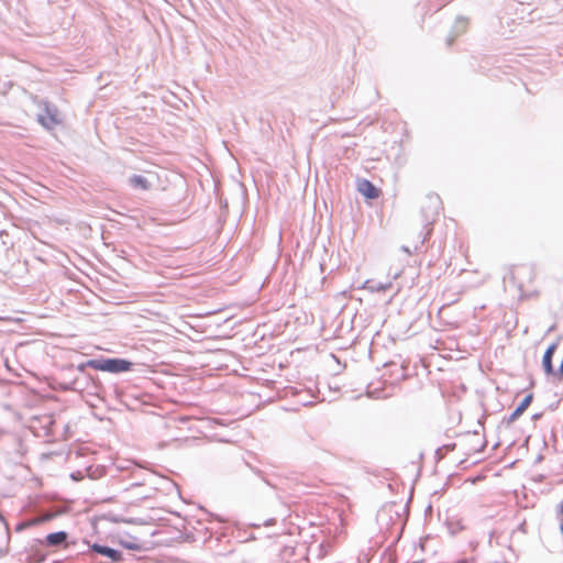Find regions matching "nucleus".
I'll use <instances>...</instances> for the list:
<instances>
[{"mask_svg":"<svg viewBox=\"0 0 563 563\" xmlns=\"http://www.w3.org/2000/svg\"><path fill=\"white\" fill-rule=\"evenodd\" d=\"M441 203V199L437 194H429L426 196L420 211L422 218L420 245H423L431 236L433 230L432 225L439 216Z\"/></svg>","mask_w":563,"mask_h":563,"instance_id":"nucleus-1","label":"nucleus"},{"mask_svg":"<svg viewBox=\"0 0 563 563\" xmlns=\"http://www.w3.org/2000/svg\"><path fill=\"white\" fill-rule=\"evenodd\" d=\"M87 365L96 371L107 372L111 374H121L133 369L134 363L121 357H103L99 356L87 361Z\"/></svg>","mask_w":563,"mask_h":563,"instance_id":"nucleus-2","label":"nucleus"},{"mask_svg":"<svg viewBox=\"0 0 563 563\" xmlns=\"http://www.w3.org/2000/svg\"><path fill=\"white\" fill-rule=\"evenodd\" d=\"M37 121L47 130H52L60 121L58 120V110L55 104L44 101L41 112L37 114Z\"/></svg>","mask_w":563,"mask_h":563,"instance_id":"nucleus-3","label":"nucleus"},{"mask_svg":"<svg viewBox=\"0 0 563 563\" xmlns=\"http://www.w3.org/2000/svg\"><path fill=\"white\" fill-rule=\"evenodd\" d=\"M532 400V393L526 395L517 408L509 416L503 418L501 426L509 427L512 422H515L528 409Z\"/></svg>","mask_w":563,"mask_h":563,"instance_id":"nucleus-4","label":"nucleus"},{"mask_svg":"<svg viewBox=\"0 0 563 563\" xmlns=\"http://www.w3.org/2000/svg\"><path fill=\"white\" fill-rule=\"evenodd\" d=\"M90 551L102 556L109 558L113 563H119L123 561V554L121 551L104 544L93 543L92 545H90Z\"/></svg>","mask_w":563,"mask_h":563,"instance_id":"nucleus-5","label":"nucleus"},{"mask_svg":"<svg viewBox=\"0 0 563 563\" xmlns=\"http://www.w3.org/2000/svg\"><path fill=\"white\" fill-rule=\"evenodd\" d=\"M357 190L366 199L374 200L379 197L380 190L368 179H357Z\"/></svg>","mask_w":563,"mask_h":563,"instance_id":"nucleus-6","label":"nucleus"},{"mask_svg":"<svg viewBox=\"0 0 563 563\" xmlns=\"http://www.w3.org/2000/svg\"><path fill=\"white\" fill-rule=\"evenodd\" d=\"M68 537H69L68 532L60 530V531L48 533L44 538V540H38V542L46 547H60V545H66Z\"/></svg>","mask_w":563,"mask_h":563,"instance_id":"nucleus-7","label":"nucleus"},{"mask_svg":"<svg viewBox=\"0 0 563 563\" xmlns=\"http://www.w3.org/2000/svg\"><path fill=\"white\" fill-rule=\"evenodd\" d=\"M64 509H52V510H40L33 517H31V525L38 526L53 520L59 515L64 514Z\"/></svg>","mask_w":563,"mask_h":563,"instance_id":"nucleus-8","label":"nucleus"},{"mask_svg":"<svg viewBox=\"0 0 563 563\" xmlns=\"http://www.w3.org/2000/svg\"><path fill=\"white\" fill-rule=\"evenodd\" d=\"M556 349H558L556 343L550 344L547 347V350L542 356V368H543L545 375H548V376L554 375V373H555V368L553 366L552 360H553Z\"/></svg>","mask_w":563,"mask_h":563,"instance_id":"nucleus-9","label":"nucleus"},{"mask_svg":"<svg viewBox=\"0 0 563 563\" xmlns=\"http://www.w3.org/2000/svg\"><path fill=\"white\" fill-rule=\"evenodd\" d=\"M467 29V19L464 16H457L454 25L452 26L451 34L446 38L448 46H451L455 37L463 34Z\"/></svg>","mask_w":563,"mask_h":563,"instance_id":"nucleus-10","label":"nucleus"},{"mask_svg":"<svg viewBox=\"0 0 563 563\" xmlns=\"http://www.w3.org/2000/svg\"><path fill=\"white\" fill-rule=\"evenodd\" d=\"M129 185L135 189H141V190H148L151 188V183L148 181V179L146 177H144L143 175H132L130 178H129Z\"/></svg>","mask_w":563,"mask_h":563,"instance_id":"nucleus-11","label":"nucleus"},{"mask_svg":"<svg viewBox=\"0 0 563 563\" xmlns=\"http://www.w3.org/2000/svg\"><path fill=\"white\" fill-rule=\"evenodd\" d=\"M391 287V283H380L374 280H366L364 283V288L368 289L372 292H384Z\"/></svg>","mask_w":563,"mask_h":563,"instance_id":"nucleus-12","label":"nucleus"},{"mask_svg":"<svg viewBox=\"0 0 563 563\" xmlns=\"http://www.w3.org/2000/svg\"><path fill=\"white\" fill-rule=\"evenodd\" d=\"M0 521L2 523H4V527H5V547L4 548H0V558H3L4 555L8 554V543L10 541V532H9V525L8 522L5 521V518L3 516V514L0 511Z\"/></svg>","mask_w":563,"mask_h":563,"instance_id":"nucleus-13","label":"nucleus"},{"mask_svg":"<svg viewBox=\"0 0 563 563\" xmlns=\"http://www.w3.org/2000/svg\"><path fill=\"white\" fill-rule=\"evenodd\" d=\"M120 544L124 549H128V550H132V551L142 550V545L139 542L120 540Z\"/></svg>","mask_w":563,"mask_h":563,"instance_id":"nucleus-14","label":"nucleus"},{"mask_svg":"<svg viewBox=\"0 0 563 563\" xmlns=\"http://www.w3.org/2000/svg\"><path fill=\"white\" fill-rule=\"evenodd\" d=\"M455 443L444 444L443 446L437 449L435 454L438 455L439 459H442L444 456V454L442 453L443 450L446 452H451L455 449Z\"/></svg>","mask_w":563,"mask_h":563,"instance_id":"nucleus-15","label":"nucleus"},{"mask_svg":"<svg viewBox=\"0 0 563 563\" xmlns=\"http://www.w3.org/2000/svg\"><path fill=\"white\" fill-rule=\"evenodd\" d=\"M30 527H33V525H31V519H27V520H23V521H20L16 523L14 530L16 532H21Z\"/></svg>","mask_w":563,"mask_h":563,"instance_id":"nucleus-16","label":"nucleus"},{"mask_svg":"<svg viewBox=\"0 0 563 563\" xmlns=\"http://www.w3.org/2000/svg\"><path fill=\"white\" fill-rule=\"evenodd\" d=\"M33 559H34V562H35V563H42V562H44V561H45L46 555H45V554H43V553H40V552H35V553L33 554Z\"/></svg>","mask_w":563,"mask_h":563,"instance_id":"nucleus-17","label":"nucleus"},{"mask_svg":"<svg viewBox=\"0 0 563 563\" xmlns=\"http://www.w3.org/2000/svg\"><path fill=\"white\" fill-rule=\"evenodd\" d=\"M367 394L369 397H373V398H379L380 397V391L379 389H368L367 390Z\"/></svg>","mask_w":563,"mask_h":563,"instance_id":"nucleus-18","label":"nucleus"},{"mask_svg":"<svg viewBox=\"0 0 563 563\" xmlns=\"http://www.w3.org/2000/svg\"><path fill=\"white\" fill-rule=\"evenodd\" d=\"M90 367V365H87V361L84 363H80L77 365V371L80 373H85L86 368Z\"/></svg>","mask_w":563,"mask_h":563,"instance_id":"nucleus-19","label":"nucleus"},{"mask_svg":"<svg viewBox=\"0 0 563 563\" xmlns=\"http://www.w3.org/2000/svg\"><path fill=\"white\" fill-rule=\"evenodd\" d=\"M76 383H77V380H74V382H71V383H69V384L64 385V387H63V388H64L65 390L75 389V385H76Z\"/></svg>","mask_w":563,"mask_h":563,"instance_id":"nucleus-20","label":"nucleus"},{"mask_svg":"<svg viewBox=\"0 0 563 563\" xmlns=\"http://www.w3.org/2000/svg\"><path fill=\"white\" fill-rule=\"evenodd\" d=\"M542 416H543V413H542V412H537V413H533V415H532L531 419H532L533 421H537V420L541 419V418H542Z\"/></svg>","mask_w":563,"mask_h":563,"instance_id":"nucleus-21","label":"nucleus"},{"mask_svg":"<svg viewBox=\"0 0 563 563\" xmlns=\"http://www.w3.org/2000/svg\"><path fill=\"white\" fill-rule=\"evenodd\" d=\"M275 522H276V520H275V519H268V520H266V521H265V523H264V525H265V526H273Z\"/></svg>","mask_w":563,"mask_h":563,"instance_id":"nucleus-22","label":"nucleus"},{"mask_svg":"<svg viewBox=\"0 0 563 563\" xmlns=\"http://www.w3.org/2000/svg\"><path fill=\"white\" fill-rule=\"evenodd\" d=\"M401 250H402L404 252H406V253H410V250H409V247H408V246H405V245H404V246H401Z\"/></svg>","mask_w":563,"mask_h":563,"instance_id":"nucleus-23","label":"nucleus"},{"mask_svg":"<svg viewBox=\"0 0 563 563\" xmlns=\"http://www.w3.org/2000/svg\"><path fill=\"white\" fill-rule=\"evenodd\" d=\"M70 477H71L73 479H75V481H77V479L79 478V477H78V475H77L76 473H71Z\"/></svg>","mask_w":563,"mask_h":563,"instance_id":"nucleus-24","label":"nucleus"},{"mask_svg":"<svg viewBox=\"0 0 563 563\" xmlns=\"http://www.w3.org/2000/svg\"><path fill=\"white\" fill-rule=\"evenodd\" d=\"M45 434L48 435L51 433V429L47 426L45 427Z\"/></svg>","mask_w":563,"mask_h":563,"instance_id":"nucleus-25","label":"nucleus"},{"mask_svg":"<svg viewBox=\"0 0 563 563\" xmlns=\"http://www.w3.org/2000/svg\"><path fill=\"white\" fill-rule=\"evenodd\" d=\"M46 420H47V424H49V426L53 424V420L49 417Z\"/></svg>","mask_w":563,"mask_h":563,"instance_id":"nucleus-26","label":"nucleus"},{"mask_svg":"<svg viewBox=\"0 0 563 563\" xmlns=\"http://www.w3.org/2000/svg\"><path fill=\"white\" fill-rule=\"evenodd\" d=\"M263 479L265 481V483H266L267 485L273 486V484H271V482H269L268 479H265V478H263Z\"/></svg>","mask_w":563,"mask_h":563,"instance_id":"nucleus-27","label":"nucleus"},{"mask_svg":"<svg viewBox=\"0 0 563 563\" xmlns=\"http://www.w3.org/2000/svg\"><path fill=\"white\" fill-rule=\"evenodd\" d=\"M523 527H525V522L519 526V529L523 530Z\"/></svg>","mask_w":563,"mask_h":563,"instance_id":"nucleus-28","label":"nucleus"}]
</instances>
